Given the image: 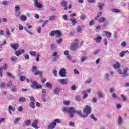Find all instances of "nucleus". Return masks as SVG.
Wrapping results in <instances>:
<instances>
[{"instance_id":"1","label":"nucleus","mask_w":129,"mask_h":129,"mask_svg":"<svg viewBox=\"0 0 129 129\" xmlns=\"http://www.w3.org/2000/svg\"><path fill=\"white\" fill-rule=\"evenodd\" d=\"M63 112H67L70 114V117H74V113L76 112L74 107H63L62 109Z\"/></svg>"},{"instance_id":"2","label":"nucleus","mask_w":129,"mask_h":129,"mask_svg":"<svg viewBox=\"0 0 129 129\" xmlns=\"http://www.w3.org/2000/svg\"><path fill=\"white\" fill-rule=\"evenodd\" d=\"M118 71L119 72V74H121L122 75V77H123L124 78L128 77L129 76V74H128L129 68L128 67L124 68L123 69V72L120 69H119Z\"/></svg>"},{"instance_id":"3","label":"nucleus","mask_w":129,"mask_h":129,"mask_svg":"<svg viewBox=\"0 0 129 129\" xmlns=\"http://www.w3.org/2000/svg\"><path fill=\"white\" fill-rule=\"evenodd\" d=\"M57 123H61V120L56 119L47 126V129H54L57 126Z\"/></svg>"},{"instance_id":"4","label":"nucleus","mask_w":129,"mask_h":129,"mask_svg":"<svg viewBox=\"0 0 129 129\" xmlns=\"http://www.w3.org/2000/svg\"><path fill=\"white\" fill-rule=\"evenodd\" d=\"M83 117H87V116H88V114L91 113V108L90 106L88 105L86 106L83 110Z\"/></svg>"},{"instance_id":"5","label":"nucleus","mask_w":129,"mask_h":129,"mask_svg":"<svg viewBox=\"0 0 129 129\" xmlns=\"http://www.w3.org/2000/svg\"><path fill=\"white\" fill-rule=\"evenodd\" d=\"M30 82L32 83L31 86L32 88H34V89H40L42 88V85L38 84V82L30 80Z\"/></svg>"},{"instance_id":"6","label":"nucleus","mask_w":129,"mask_h":129,"mask_svg":"<svg viewBox=\"0 0 129 129\" xmlns=\"http://www.w3.org/2000/svg\"><path fill=\"white\" fill-rule=\"evenodd\" d=\"M78 49V40L76 39L70 46L71 51H76Z\"/></svg>"},{"instance_id":"7","label":"nucleus","mask_w":129,"mask_h":129,"mask_svg":"<svg viewBox=\"0 0 129 129\" xmlns=\"http://www.w3.org/2000/svg\"><path fill=\"white\" fill-rule=\"evenodd\" d=\"M50 36H51V37L56 36L58 38H60V37H61V36H62V33H61V31H60V30H55V31H52L50 33Z\"/></svg>"},{"instance_id":"8","label":"nucleus","mask_w":129,"mask_h":129,"mask_svg":"<svg viewBox=\"0 0 129 129\" xmlns=\"http://www.w3.org/2000/svg\"><path fill=\"white\" fill-rule=\"evenodd\" d=\"M29 106L33 109L36 108V106H35V98H34V97H30V102L29 103Z\"/></svg>"},{"instance_id":"9","label":"nucleus","mask_w":129,"mask_h":129,"mask_svg":"<svg viewBox=\"0 0 129 129\" xmlns=\"http://www.w3.org/2000/svg\"><path fill=\"white\" fill-rule=\"evenodd\" d=\"M59 74L61 77H66V69L65 68L60 69Z\"/></svg>"},{"instance_id":"10","label":"nucleus","mask_w":129,"mask_h":129,"mask_svg":"<svg viewBox=\"0 0 129 129\" xmlns=\"http://www.w3.org/2000/svg\"><path fill=\"white\" fill-rule=\"evenodd\" d=\"M38 123H39V121L37 119L34 120V121L32 123L31 126L32 127L35 129H39V126H38Z\"/></svg>"},{"instance_id":"11","label":"nucleus","mask_w":129,"mask_h":129,"mask_svg":"<svg viewBox=\"0 0 129 129\" xmlns=\"http://www.w3.org/2000/svg\"><path fill=\"white\" fill-rule=\"evenodd\" d=\"M19 29L20 31H23V30H24V29L25 31H26V32H27V33H28V34H30V35H33V33L28 31V29H27V27H24L21 24L19 25Z\"/></svg>"},{"instance_id":"12","label":"nucleus","mask_w":129,"mask_h":129,"mask_svg":"<svg viewBox=\"0 0 129 129\" xmlns=\"http://www.w3.org/2000/svg\"><path fill=\"white\" fill-rule=\"evenodd\" d=\"M60 91H61V88L60 87H57L53 89V93L55 95H59Z\"/></svg>"},{"instance_id":"13","label":"nucleus","mask_w":129,"mask_h":129,"mask_svg":"<svg viewBox=\"0 0 129 129\" xmlns=\"http://www.w3.org/2000/svg\"><path fill=\"white\" fill-rule=\"evenodd\" d=\"M7 68H8V65L7 64H5L0 67V76H3V72L2 70H6Z\"/></svg>"},{"instance_id":"14","label":"nucleus","mask_w":129,"mask_h":129,"mask_svg":"<svg viewBox=\"0 0 129 129\" xmlns=\"http://www.w3.org/2000/svg\"><path fill=\"white\" fill-rule=\"evenodd\" d=\"M10 46L11 48L13 49V50H15V51H16L18 48H19V44L18 43H11Z\"/></svg>"},{"instance_id":"15","label":"nucleus","mask_w":129,"mask_h":129,"mask_svg":"<svg viewBox=\"0 0 129 129\" xmlns=\"http://www.w3.org/2000/svg\"><path fill=\"white\" fill-rule=\"evenodd\" d=\"M61 7H63L64 10L65 11L67 10L68 7H67V2H66L65 0H62L61 3Z\"/></svg>"},{"instance_id":"16","label":"nucleus","mask_w":129,"mask_h":129,"mask_svg":"<svg viewBox=\"0 0 129 129\" xmlns=\"http://www.w3.org/2000/svg\"><path fill=\"white\" fill-rule=\"evenodd\" d=\"M35 6L36 8H38L39 9H41L43 8V5L41 3H39L38 0H34Z\"/></svg>"},{"instance_id":"17","label":"nucleus","mask_w":129,"mask_h":129,"mask_svg":"<svg viewBox=\"0 0 129 129\" xmlns=\"http://www.w3.org/2000/svg\"><path fill=\"white\" fill-rule=\"evenodd\" d=\"M8 110L10 114H12V111H16V108L10 105L8 106Z\"/></svg>"},{"instance_id":"18","label":"nucleus","mask_w":129,"mask_h":129,"mask_svg":"<svg viewBox=\"0 0 129 129\" xmlns=\"http://www.w3.org/2000/svg\"><path fill=\"white\" fill-rule=\"evenodd\" d=\"M52 57H53V60L56 61V60H58L59 59V55L58 54V52L55 51L52 53Z\"/></svg>"},{"instance_id":"19","label":"nucleus","mask_w":129,"mask_h":129,"mask_svg":"<svg viewBox=\"0 0 129 129\" xmlns=\"http://www.w3.org/2000/svg\"><path fill=\"white\" fill-rule=\"evenodd\" d=\"M24 52H25V50L22 49L20 50L16 51L15 52V54L17 57H19L20 55H22V54H24Z\"/></svg>"},{"instance_id":"20","label":"nucleus","mask_w":129,"mask_h":129,"mask_svg":"<svg viewBox=\"0 0 129 129\" xmlns=\"http://www.w3.org/2000/svg\"><path fill=\"white\" fill-rule=\"evenodd\" d=\"M117 123L118 125H122L123 124V119L120 116L118 118Z\"/></svg>"},{"instance_id":"21","label":"nucleus","mask_w":129,"mask_h":129,"mask_svg":"<svg viewBox=\"0 0 129 129\" xmlns=\"http://www.w3.org/2000/svg\"><path fill=\"white\" fill-rule=\"evenodd\" d=\"M104 3L99 2L98 3V8H99V11H102L103 10V7H104Z\"/></svg>"},{"instance_id":"22","label":"nucleus","mask_w":129,"mask_h":129,"mask_svg":"<svg viewBox=\"0 0 129 129\" xmlns=\"http://www.w3.org/2000/svg\"><path fill=\"white\" fill-rule=\"evenodd\" d=\"M58 82L60 83L61 84L64 85V84H67V80L63 79H59L58 80Z\"/></svg>"},{"instance_id":"23","label":"nucleus","mask_w":129,"mask_h":129,"mask_svg":"<svg viewBox=\"0 0 129 129\" xmlns=\"http://www.w3.org/2000/svg\"><path fill=\"white\" fill-rule=\"evenodd\" d=\"M103 33L105 34V35H106L107 38H111V36H112L111 33L108 31H104Z\"/></svg>"},{"instance_id":"24","label":"nucleus","mask_w":129,"mask_h":129,"mask_svg":"<svg viewBox=\"0 0 129 129\" xmlns=\"http://www.w3.org/2000/svg\"><path fill=\"white\" fill-rule=\"evenodd\" d=\"M94 40L96 42V43H100V42H101V40H102V37L101 36H98L95 38Z\"/></svg>"},{"instance_id":"25","label":"nucleus","mask_w":129,"mask_h":129,"mask_svg":"<svg viewBox=\"0 0 129 129\" xmlns=\"http://www.w3.org/2000/svg\"><path fill=\"white\" fill-rule=\"evenodd\" d=\"M10 60L13 63H16L17 62V61H18V58L15 56H11L10 57Z\"/></svg>"},{"instance_id":"26","label":"nucleus","mask_w":129,"mask_h":129,"mask_svg":"<svg viewBox=\"0 0 129 129\" xmlns=\"http://www.w3.org/2000/svg\"><path fill=\"white\" fill-rule=\"evenodd\" d=\"M11 88V91H12V92H17V86L16 85H12Z\"/></svg>"},{"instance_id":"27","label":"nucleus","mask_w":129,"mask_h":129,"mask_svg":"<svg viewBox=\"0 0 129 129\" xmlns=\"http://www.w3.org/2000/svg\"><path fill=\"white\" fill-rule=\"evenodd\" d=\"M126 53H127V54H129V51L128 50H126V51H121V52L120 53V57H123L124 56V55H125Z\"/></svg>"},{"instance_id":"28","label":"nucleus","mask_w":129,"mask_h":129,"mask_svg":"<svg viewBox=\"0 0 129 129\" xmlns=\"http://www.w3.org/2000/svg\"><path fill=\"white\" fill-rule=\"evenodd\" d=\"M84 28V26L82 25V26H78L77 27V31L78 32V33H81V31H82V28Z\"/></svg>"},{"instance_id":"29","label":"nucleus","mask_w":129,"mask_h":129,"mask_svg":"<svg viewBox=\"0 0 129 129\" xmlns=\"http://www.w3.org/2000/svg\"><path fill=\"white\" fill-rule=\"evenodd\" d=\"M105 21H106V18H105V17H101L99 18L98 22L99 23H103L105 22Z\"/></svg>"},{"instance_id":"30","label":"nucleus","mask_w":129,"mask_h":129,"mask_svg":"<svg viewBox=\"0 0 129 129\" xmlns=\"http://www.w3.org/2000/svg\"><path fill=\"white\" fill-rule=\"evenodd\" d=\"M109 77H110V76L109 75V73H106L104 75V78L107 81H109Z\"/></svg>"},{"instance_id":"31","label":"nucleus","mask_w":129,"mask_h":129,"mask_svg":"<svg viewBox=\"0 0 129 129\" xmlns=\"http://www.w3.org/2000/svg\"><path fill=\"white\" fill-rule=\"evenodd\" d=\"M31 120H26L24 121V124L26 126H29V125H31Z\"/></svg>"},{"instance_id":"32","label":"nucleus","mask_w":129,"mask_h":129,"mask_svg":"<svg viewBox=\"0 0 129 129\" xmlns=\"http://www.w3.org/2000/svg\"><path fill=\"white\" fill-rule=\"evenodd\" d=\"M26 98H25L24 97H21L19 99V102H21L22 103H23L24 102H26Z\"/></svg>"},{"instance_id":"33","label":"nucleus","mask_w":129,"mask_h":129,"mask_svg":"<svg viewBox=\"0 0 129 129\" xmlns=\"http://www.w3.org/2000/svg\"><path fill=\"white\" fill-rule=\"evenodd\" d=\"M70 21L72 22L73 26H75V25H76V23H77L75 18H71L70 19Z\"/></svg>"},{"instance_id":"34","label":"nucleus","mask_w":129,"mask_h":129,"mask_svg":"<svg viewBox=\"0 0 129 129\" xmlns=\"http://www.w3.org/2000/svg\"><path fill=\"white\" fill-rule=\"evenodd\" d=\"M97 94L99 96V98L103 97V92L99 91L97 93Z\"/></svg>"},{"instance_id":"35","label":"nucleus","mask_w":129,"mask_h":129,"mask_svg":"<svg viewBox=\"0 0 129 129\" xmlns=\"http://www.w3.org/2000/svg\"><path fill=\"white\" fill-rule=\"evenodd\" d=\"M21 119V118L20 117H17L14 118V120L13 121L14 124H17L18 122H19V121Z\"/></svg>"},{"instance_id":"36","label":"nucleus","mask_w":129,"mask_h":129,"mask_svg":"<svg viewBox=\"0 0 129 129\" xmlns=\"http://www.w3.org/2000/svg\"><path fill=\"white\" fill-rule=\"evenodd\" d=\"M111 12H112V13H119V12H120V10H119L118 9L116 8H114L111 10Z\"/></svg>"},{"instance_id":"37","label":"nucleus","mask_w":129,"mask_h":129,"mask_svg":"<svg viewBox=\"0 0 129 129\" xmlns=\"http://www.w3.org/2000/svg\"><path fill=\"white\" fill-rule=\"evenodd\" d=\"M29 54L33 56V57H36L37 55V53H36V51H32L29 52Z\"/></svg>"},{"instance_id":"38","label":"nucleus","mask_w":129,"mask_h":129,"mask_svg":"<svg viewBox=\"0 0 129 129\" xmlns=\"http://www.w3.org/2000/svg\"><path fill=\"white\" fill-rule=\"evenodd\" d=\"M91 91V90H90V89H88V90H87L86 91H83L82 93H83V95H85V94H86V95H88L87 92H88V93H90V91Z\"/></svg>"},{"instance_id":"39","label":"nucleus","mask_w":129,"mask_h":129,"mask_svg":"<svg viewBox=\"0 0 129 129\" xmlns=\"http://www.w3.org/2000/svg\"><path fill=\"white\" fill-rule=\"evenodd\" d=\"M34 75H40L42 76V72L37 70L34 73Z\"/></svg>"},{"instance_id":"40","label":"nucleus","mask_w":129,"mask_h":129,"mask_svg":"<svg viewBox=\"0 0 129 129\" xmlns=\"http://www.w3.org/2000/svg\"><path fill=\"white\" fill-rule=\"evenodd\" d=\"M56 48H57V46H56V44L52 43L51 44V49L52 50H55V49H56Z\"/></svg>"},{"instance_id":"41","label":"nucleus","mask_w":129,"mask_h":129,"mask_svg":"<svg viewBox=\"0 0 129 129\" xmlns=\"http://www.w3.org/2000/svg\"><path fill=\"white\" fill-rule=\"evenodd\" d=\"M46 87H48V88H53V85H52V84L47 82L46 83Z\"/></svg>"},{"instance_id":"42","label":"nucleus","mask_w":129,"mask_h":129,"mask_svg":"<svg viewBox=\"0 0 129 129\" xmlns=\"http://www.w3.org/2000/svg\"><path fill=\"white\" fill-rule=\"evenodd\" d=\"M20 19L22 21H26V20H27V16L25 15H22L20 16Z\"/></svg>"},{"instance_id":"43","label":"nucleus","mask_w":129,"mask_h":129,"mask_svg":"<svg viewBox=\"0 0 129 129\" xmlns=\"http://www.w3.org/2000/svg\"><path fill=\"white\" fill-rule=\"evenodd\" d=\"M38 70H37V67L34 66L32 69V72H34L35 73V72H36Z\"/></svg>"},{"instance_id":"44","label":"nucleus","mask_w":129,"mask_h":129,"mask_svg":"<svg viewBox=\"0 0 129 129\" xmlns=\"http://www.w3.org/2000/svg\"><path fill=\"white\" fill-rule=\"evenodd\" d=\"M121 97H122V99L123 100V101H126L127 99L126 98V96H125V95L122 94Z\"/></svg>"},{"instance_id":"45","label":"nucleus","mask_w":129,"mask_h":129,"mask_svg":"<svg viewBox=\"0 0 129 129\" xmlns=\"http://www.w3.org/2000/svg\"><path fill=\"white\" fill-rule=\"evenodd\" d=\"M77 114L78 115H79L80 116H82V117H83V115H82V113L81 112V111L79 110L76 112Z\"/></svg>"},{"instance_id":"46","label":"nucleus","mask_w":129,"mask_h":129,"mask_svg":"<svg viewBox=\"0 0 129 129\" xmlns=\"http://www.w3.org/2000/svg\"><path fill=\"white\" fill-rule=\"evenodd\" d=\"M91 80H92L91 78L88 79L86 81H85V84L90 83V82H91Z\"/></svg>"},{"instance_id":"47","label":"nucleus","mask_w":129,"mask_h":129,"mask_svg":"<svg viewBox=\"0 0 129 129\" xmlns=\"http://www.w3.org/2000/svg\"><path fill=\"white\" fill-rule=\"evenodd\" d=\"M6 35H7L8 36H10V35H11V31H10V29L6 28Z\"/></svg>"},{"instance_id":"48","label":"nucleus","mask_w":129,"mask_h":129,"mask_svg":"<svg viewBox=\"0 0 129 129\" xmlns=\"http://www.w3.org/2000/svg\"><path fill=\"white\" fill-rule=\"evenodd\" d=\"M114 68H119V67H120V65L119 64V63L117 62L116 63H115V64H114Z\"/></svg>"},{"instance_id":"49","label":"nucleus","mask_w":129,"mask_h":129,"mask_svg":"<svg viewBox=\"0 0 129 129\" xmlns=\"http://www.w3.org/2000/svg\"><path fill=\"white\" fill-rule=\"evenodd\" d=\"M121 47H126V42L125 41H123L121 43Z\"/></svg>"},{"instance_id":"50","label":"nucleus","mask_w":129,"mask_h":129,"mask_svg":"<svg viewBox=\"0 0 129 129\" xmlns=\"http://www.w3.org/2000/svg\"><path fill=\"white\" fill-rule=\"evenodd\" d=\"M56 19V16H51L49 17V21H53V20H55Z\"/></svg>"},{"instance_id":"51","label":"nucleus","mask_w":129,"mask_h":129,"mask_svg":"<svg viewBox=\"0 0 129 129\" xmlns=\"http://www.w3.org/2000/svg\"><path fill=\"white\" fill-rule=\"evenodd\" d=\"M106 116L108 118H111V117H112V115L111 114V113H108Z\"/></svg>"},{"instance_id":"52","label":"nucleus","mask_w":129,"mask_h":129,"mask_svg":"<svg viewBox=\"0 0 129 129\" xmlns=\"http://www.w3.org/2000/svg\"><path fill=\"white\" fill-rule=\"evenodd\" d=\"M105 22L103 24V27H106L107 25H108L109 23H108V21L107 20H105V21H104Z\"/></svg>"},{"instance_id":"53","label":"nucleus","mask_w":129,"mask_h":129,"mask_svg":"<svg viewBox=\"0 0 129 129\" xmlns=\"http://www.w3.org/2000/svg\"><path fill=\"white\" fill-rule=\"evenodd\" d=\"M20 15H21L20 11H16L15 16H16V17H20Z\"/></svg>"},{"instance_id":"54","label":"nucleus","mask_w":129,"mask_h":129,"mask_svg":"<svg viewBox=\"0 0 129 129\" xmlns=\"http://www.w3.org/2000/svg\"><path fill=\"white\" fill-rule=\"evenodd\" d=\"M49 22V20H45L43 22V23L42 25V27H45L46 25H47V23Z\"/></svg>"},{"instance_id":"55","label":"nucleus","mask_w":129,"mask_h":129,"mask_svg":"<svg viewBox=\"0 0 129 129\" xmlns=\"http://www.w3.org/2000/svg\"><path fill=\"white\" fill-rule=\"evenodd\" d=\"M20 5H17L15 6V12H18V11H20Z\"/></svg>"},{"instance_id":"56","label":"nucleus","mask_w":129,"mask_h":129,"mask_svg":"<svg viewBox=\"0 0 129 129\" xmlns=\"http://www.w3.org/2000/svg\"><path fill=\"white\" fill-rule=\"evenodd\" d=\"M7 75H8V76H9V77H11V78H15V76L12 75V74H10V73L9 72L7 73Z\"/></svg>"},{"instance_id":"57","label":"nucleus","mask_w":129,"mask_h":129,"mask_svg":"<svg viewBox=\"0 0 129 129\" xmlns=\"http://www.w3.org/2000/svg\"><path fill=\"white\" fill-rule=\"evenodd\" d=\"M86 59H87V57L84 56V57H82L81 58V62H84V61H85V60H86Z\"/></svg>"},{"instance_id":"58","label":"nucleus","mask_w":129,"mask_h":129,"mask_svg":"<svg viewBox=\"0 0 129 129\" xmlns=\"http://www.w3.org/2000/svg\"><path fill=\"white\" fill-rule=\"evenodd\" d=\"M26 80V77L24 76H20V80L21 81H24Z\"/></svg>"},{"instance_id":"59","label":"nucleus","mask_w":129,"mask_h":129,"mask_svg":"<svg viewBox=\"0 0 129 129\" xmlns=\"http://www.w3.org/2000/svg\"><path fill=\"white\" fill-rule=\"evenodd\" d=\"M63 41V39L60 38L59 39H58L56 40V42L57 44H61L62 43V41Z\"/></svg>"},{"instance_id":"60","label":"nucleus","mask_w":129,"mask_h":129,"mask_svg":"<svg viewBox=\"0 0 129 129\" xmlns=\"http://www.w3.org/2000/svg\"><path fill=\"white\" fill-rule=\"evenodd\" d=\"M63 20L67 21L68 20V16L67 15H64L62 16Z\"/></svg>"},{"instance_id":"61","label":"nucleus","mask_w":129,"mask_h":129,"mask_svg":"<svg viewBox=\"0 0 129 129\" xmlns=\"http://www.w3.org/2000/svg\"><path fill=\"white\" fill-rule=\"evenodd\" d=\"M123 87H129V82H126L123 85Z\"/></svg>"},{"instance_id":"62","label":"nucleus","mask_w":129,"mask_h":129,"mask_svg":"<svg viewBox=\"0 0 129 129\" xmlns=\"http://www.w3.org/2000/svg\"><path fill=\"white\" fill-rule=\"evenodd\" d=\"M53 73L54 76H57V75H58L57 70H53Z\"/></svg>"},{"instance_id":"63","label":"nucleus","mask_w":129,"mask_h":129,"mask_svg":"<svg viewBox=\"0 0 129 129\" xmlns=\"http://www.w3.org/2000/svg\"><path fill=\"white\" fill-rule=\"evenodd\" d=\"M112 97L114 99H115V98H118V97H117V95H116V94L113 93L112 94Z\"/></svg>"},{"instance_id":"64","label":"nucleus","mask_w":129,"mask_h":129,"mask_svg":"<svg viewBox=\"0 0 129 129\" xmlns=\"http://www.w3.org/2000/svg\"><path fill=\"white\" fill-rule=\"evenodd\" d=\"M71 90H76V86L73 85L71 88Z\"/></svg>"}]
</instances>
